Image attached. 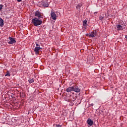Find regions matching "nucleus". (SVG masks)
<instances>
[{
	"mask_svg": "<svg viewBox=\"0 0 127 127\" xmlns=\"http://www.w3.org/2000/svg\"><path fill=\"white\" fill-rule=\"evenodd\" d=\"M42 5H43V6H44V7H48L49 4H48V2H43L42 3Z\"/></svg>",
	"mask_w": 127,
	"mask_h": 127,
	"instance_id": "9b49d317",
	"label": "nucleus"
},
{
	"mask_svg": "<svg viewBox=\"0 0 127 127\" xmlns=\"http://www.w3.org/2000/svg\"><path fill=\"white\" fill-rule=\"evenodd\" d=\"M87 22H88V21H87L86 20H84L83 21V25H84V26H86V25H87Z\"/></svg>",
	"mask_w": 127,
	"mask_h": 127,
	"instance_id": "2eb2a0df",
	"label": "nucleus"
},
{
	"mask_svg": "<svg viewBox=\"0 0 127 127\" xmlns=\"http://www.w3.org/2000/svg\"><path fill=\"white\" fill-rule=\"evenodd\" d=\"M10 76V73H9V71H7L5 75V77H9Z\"/></svg>",
	"mask_w": 127,
	"mask_h": 127,
	"instance_id": "4468645a",
	"label": "nucleus"
},
{
	"mask_svg": "<svg viewBox=\"0 0 127 127\" xmlns=\"http://www.w3.org/2000/svg\"><path fill=\"white\" fill-rule=\"evenodd\" d=\"M35 16H37V17H39V18H42V15L40 14V12L39 11H36L35 12Z\"/></svg>",
	"mask_w": 127,
	"mask_h": 127,
	"instance_id": "9d476101",
	"label": "nucleus"
},
{
	"mask_svg": "<svg viewBox=\"0 0 127 127\" xmlns=\"http://www.w3.org/2000/svg\"><path fill=\"white\" fill-rule=\"evenodd\" d=\"M66 92H67V93H69V92H72V91H73V86L69 87L66 88Z\"/></svg>",
	"mask_w": 127,
	"mask_h": 127,
	"instance_id": "f8f14e48",
	"label": "nucleus"
},
{
	"mask_svg": "<svg viewBox=\"0 0 127 127\" xmlns=\"http://www.w3.org/2000/svg\"><path fill=\"white\" fill-rule=\"evenodd\" d=\"M56 127H62L59 125H57Z\"/></svg>",
	"mask_w": 127,
	"mask_h": 127,
	"instance_id": "412c9836",
	"label": "nucleus"
},
{
	"mask_svg": "<svg viewBox=\"0 0 127 127\" xmlns=\"http://www.w3.org/2000/svg\"><path fill=\"white\" fill-rule=\"evenodd\" d=\"M76 99H77V97H76V96L74 95V94L70 95L69 100H70V101L74 102V101H75Z\"/></svg>",
	"mask_w": 127,
	"mask_h": 127,
	"instance_id": "6e6552de",
	"label": "nucleus"
},
{
	"mask_svg": "<svg viewBox=\"0 0 127 127\" xmlns=\"http://www.w3.org/2000/svg\"><path fill=\"white\" fill-rule=\"evenodd\" d=\"M28 82L30 83V84H31V83H33V82H34V80H33V78L31 79H29Z\"/></svg>",
	"mask_w": 127,
	"mask_h": 127,
	"instance_id": "dca6fc26",
	"label": "nucleus"
},
{
	"mask_svg": "<svg viewBox=\"0 0 127 127\" xmlns=\"http://www.w3.org/2000/svg\"><path fill=\"white\" fill-rule=\"evenodd\" d=\"M96 13H97V12H95L94 13V14H96Z\"/></svg>",
	"mask_w": 127,
	"mask_h": 127,
	"instance_id": "393cba45",
	"label": "nucleus"
},
{
	"mask_svg": "<svg viewBox=\"0 0 127 127\" xmlns=\"http://www.w3.org/2000/svg\"><path fill=\"white\" fill-rule=\"evenodd\" d=\"M117 30H124V28H126V25L125 24H118L116 25Z\"/></svg>",
	"mask_w": 127,
	"mask_h": 127,
	"instance_id": "f03ea898",
	"label": "nucleus"
},
{
	"mask_svg": "<svg viewBox=\"0 0 127 127\" xmlns=\"http://www.w3.org/2000/svg\"><path fill=\"white\" fill-rule=\"evenodd\" d=\"M40 49H42V48H41L39 47H36L34 49V52H35V54L38 55V54H39V50Z\"/></svg>",
	"mask_w": 127,
	"mask_h": 127,
	"instance_id": "20e7f679",
	"label": "nucleus"
},
{
	"mask_svg": "<svg viewBox=\"0 0 127 127\" xmlns=\"http://www.w3.org/2000/svg\"><path fill=\"white\" fill-rule=\"evenodd\" d=\"M96 31H94L93 32H92L91 33H89V37H96Z\"/></svg>",
	"mask_w": 127,
	"mask_h": 127,
	"instance_id": "1a4fd4ad",
	"label": "nucleus"
},
{
	"mask_svg": "<svg viewBox=\"0 0 127 127\" xmlns=\"http://www.w3.org/2000/svg\"><path fill=\"white\" fill-rule=\"evenodd\" d=\"M89 35H90V34H87L86 36H89Z\"/></svg>",
	"mask_w": 127,
	"mask_h": 127,
	"instance_id": "5701e85b",
	"label": "nucleus"
},
{
	"mask_svg": "<svg viewBox=\"0 0 127 127\" xmlns=\"http://www.w3.org/2000/svg\"><path fill=\"white\" fill-rule=\"evenodd\" d=\"M87 123L88 125H89V126H90V127H92V126H93V125H94V121H93L90 118L88 119V120L87 121Z\"/></svg>",
	"mask_w": 127,
	"mask_h": 127,
	"instance_id": "423d86ee",
	"label": "nucleus"
},
{
	"mask_svg": "<svg viewBox=\"0 0 127 127\" xmlns=\"http://www.w3.org/2000/svg\"><path fill=\"white\" fill-rule=\"evenodd\" d=\"M73 90L76 93H79L80 91H81V89L78 86H73Z\"/></svg>",
	"mask_w": 127,
	"mask_h": 127,
	"instance_id": "39448f33",
	"label": "nucleus"
},
{
	"mask_svg": "<svg viewBox=\"0 0 127 127\" xmlns=\"http://www.w3.org/2000/svg\"><path fill=\"white\" fill-rule=\"evenodd\" d=\"M51 17L52 19L54 20H56L57 19V16H56V14L54 12H52L51 13Z\"/></svg>",
	"mask_w": 127,
	"mask_h": 127,
	"instance_id": "0eeeda50",
	"label": "nucleus"
},
{
	"mask_svg": "<svg viewBox=\"0 0 127 127\" xmlns=\"http://www.w3.org/2000/svg\"><path fill=\"white\" fill-rule=\"evenodd\" d=\"M9 39L10 40L9 42H8V44H13V43H15L16 41H15V39L12 37H9Z\"/></svg>",
	"mask_w": 127,
	"mask_h": 127,
	"instance_id": "7ed1b4c3",
	"label": "nucleus"
},
{
	"mask_svg": "<svg viewBox=\"0 0 127 127\" xmlns=\"http://www.w3.org/2000/svg\"><path fill=\"white\" fill-rule=\"evenodd\" d=\"M3 20L0 17V26H1V27H2V26H3Z\"/></svg>",
	"mask_w": 127,
	"mask_h": 127,
	"instance_id": "ddd939ff",
	"label": "nucleus"
},
{
	"mask_svg": "<svg viewBox=\"0 0 127 127\" xmlns=\"http://www.w3.org/2000/svg\"><path fill=\"white\" fill-rule=\"evenodd\" d=\"M104 18V17L102 16H100L99 17V20H103V19Z\"/></svg>",
	"mask_w": 127,
	"mask_h": 127,
	"instance_id": "a211bd4d",
	"label": "nucleus"
},
{
	"mask_svg": "<svg viewBox=\"0 0 127 127\" xmlns=\"http://www.w3.org/2000/svg\"><path fill=\"white\" fill-rule=\"evenodd\" d=\"M125 38L127 39V35H126Z\"/></svg>",
	"mask_w": 127,
	"mask_h": 127,
	"instance_id": "b1692460",
	"label": "nucleus"
},
{
	"mask_svg": "<svg viewBox=\"0 0 127 127\" xmlns=\"http://www.w3.org/2000/svg\"><path fill=\"white\" fill-rule=\"evenodd\" d=\"M82 6V4H79L76 6L77 9H80V8Z\"/></svg>",
	"mask_w": 127,
	"mask_h": 127,
	"instance_id": "f3484780",
	"label": "nucleus"
},
{
	"mask_svg": "<svg viewBox=\"0 0 127 127\" xmlns=\"http://www.w3.org/2000/svg\"><path fill=\"white\" fill-rule=\"evenodd\" d=\"M0 9H2V4L0 5Z\"/></svg>",
	"mask_w": 127,
	"mask_h": 127,
	"instance_id": "6ab92c4d",
	"label": "nucleus"
},
{
	"mask_svg": "<svg viewBox=\"0 0 127 127\" xmlns=\"http://www.w3.org/2000/svg\"><path fill=\"white\" fill-rule=\"evenodd\" d=\"M22 0H17V1H18V2H20V1H21Z\"/></svg>",
	"mask_w": 127,
	"mask_h": 127,
	"instance_id": "4be33fe9",
	"label": "nucleus"
},
{
	"mask_svg": "<svg viewBox=\"0 0 127 127\" xmlns=\"http://www.w3.org/2000/svg\"><path fill=\"white\" fill-rule=\"evenodd\" d=\"M32 22L34 26H38V25H41L42 24V21L37 18L32 19Z\"/></svg>",
	"mask_w": 127,
	"mask_h": 127,
	"instance_id": "f257e3e1",
	"label": "nucleus"
},
{
	"mask_svg": "<svg viewBox=\"0 0 127 127\" xmlns=\"http://www.w3.org/2000/svg\"><path fill=\"white\" fill-rule=\"evenodd\" d=\"M36 46H37V47H38V46H40V45L37 43L36 44Z\"/></svg>",
	"mask_w": 127,
	"mask_h": 127,
	"instance_id": "aec40b11",
	"label": "nucleus"
}]
</instances>
